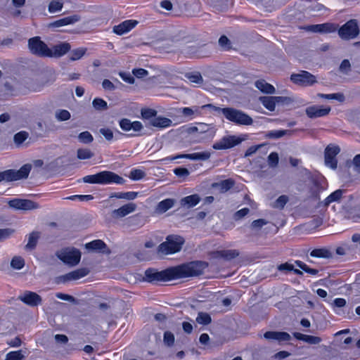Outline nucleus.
<instances>
[{
	"instance_id": "obj_38",
	"label": "nucleus",
	"mask_w": 360,
	"mask_h": 360,
	"mask_svg": "<svg viewBox=\"0 0 360 360\" xmlns=\"http://www.w3.org/2000/svg\"><path fill=\"white\" fill-rule=\"evenodd\" d=\"M330 255V252L326 248H315L310 252L311 257L317 258H329Z\"/></svg>"
},
{
	"instance_id": "obj_55",
	"label": "nucleus",
	"mask_w": 360,
	"mask_h": 360,
	"mask_svg": "<svg viewBox=\"0 0 360 360\" xmlns=\"http://www.w3.org/2000/svg\"><path fill=\"white\" fill-rule=\"evenodd\" d=\"M157 115V112L151 108H146L141 110V116L143 119L149 120L155 118Z\"/></svg>"
},
{
	"instance_id": "obj_31",
	"label": "nucleus",
	"mask_w": 360,
	"mask_h": 360,
	"mask_svg": "<svg viewBox=\"0 0 360 360\" xmlns=\"http://www.w3.org/2000/svg\"><path fill=\"white\" fill-rule=\"evenodd\" d=\"M138 195L137 192L127 191V192H114L110 195V198L125 199L128 200H134Z\"/></svg>"
},
{
	"instance_id": "obj_53",
	"label": "nucleus",
	"mask_w": 360,
	"mask_h": 360,
	"mask_svg": "<svg viewBox=\"0 0 360 360\" xmlns=\"http://www.w3.org/2000/svg\"><path fill=\"white\" fill-rule=\"evenodd\" d=\"M219 44L220 46L226 51H229L231 49V43L229 38L225 35L220 37L219 39Z\"/></svg>"
},
{
	"instance_id": "obj_50",
	"label": "nucleus",
	"mask_w": 360,
	"mask_h": 360,
	"mask_svg": "<svg viewBox=\"0 0 360 360\" xmlns=\"http://www.w3.org/2000/svg\"><path fill=\"white\" fill-rule=\"evenodd\" d=\"M28 137V133L24 131H19L14 135L13 139L16 144H22Z\"/></svg>"
},
{
	"instance_id": "obj_56",
	"label": "nucleus",
	"mask_w": 360,
	"mask_h": 360,
	"mask_svg": "<svg viewBox=\"0 0 360 360\" xmlns=\"http://www.w3.org/2000/svg\"><path fill=\"white\" fill-rule=\"evenodd\" d=\"M71 115L67 110H60L56 112V118L59 121H67L70 120Z\"/></svg>"
},
{
	"instance_id": "obj_23",
	"label": "nucleus",
	"mask_w": 360,
	"mask_h": 360,
	"mask_svg": "<svg viewBox=\"0 0 360 360\" xmlns=\"http://www.w3.org/2000/svg\"><path fill=\"white\" fill-rule=\"evenodd\" d=\"M203 105L199 106H193L190 107H184L181 109V112L182 115L185 117H187L188 120H192L194 117H198L201 115V110L203 109H210L209 108H202Z\"/></svg>"
},
{
	"instance_id": "obj_58",
	"label": "nucleus",
	"mask_w": 360,
	"mask_h": 360,
	"mask_svg": "<svg viewBox=\"0 0 360 360\" xmlns=\"http://www.w3.org/2000/svg\"><path fill=\"white\" fill-rule=\"evenodd\" d=\"M287 134L286 130H274L269 131L267 136L271 139H279L283 136H285Z\"/></svg>"
},
{
	"instance_id": "obj_45",
	"label": "nucleus",
	"mask_w": 360,
	"mask_h": 360,
	"mask_svg": "<svg viewBox=\"0 0 360 360\" xmlns=\"http://www.w3.org/2000/svg\"><path fill=\"white\" fill-rule=\"evenodd\" d=\"M92 105L97 110H104L108 109L107 102L101 98H95L92 101Z\"/></svg>"
},
{
	"instance_id": "obj_37",
	"label": "nucleus",
	"mask_w": 360,
	"mask_h": 360,
	"mask_svg": "<svg viewBox=\"0 0 360 360\" xmlns=\"http://www.w3.org/2000/svg\"><path fill=\"white\" fill-rule=\"evenodd\" d=\"M87 49L85 47H79L71 51L69 58L72 61L81 59L86 53Z\"/></svg>"
},
{
	"instance_id": "obj_12",
	"label": "nucleus",
	"mask_w": 360,
	"mask_h": 360,
	"mask_svg": "<svg viewBox=\"0 0 360 360\" xmlns=\"http://www.w3.org/2000/svg\"><path fill=\"white\" fill-rule=\"evenodd\" d=\"M210 158V153L207 151L193 153L188 154H177L169 155L163 159L164 161H173L177 159H189L192 160H207Z\"/></svg>"
},
{
	"instance_id": "obj_24",
	"label": "nucleus",
	"mask_w": 360,
	"mask_h": 360,
	"mask_svg": "<svg viewBox=\"0 0 360 360\" xmlns=\"http://www.w3.org/2000/svg\"><path fill=\"white\" fill-rule=\"evenodd\" d=\"M186 54L189 58H200L207 56V52L205 51V45L201 46L188 47Z\"/></svg>"
},
{
	"instance_id": "obj_1",
	"label": "nucleus",
	"mask_w": 360,
	"mask_h": 360,
	"mask_svg": "<svg viewBox=\"0 0 360 360\" xmlns=\"http://www.w3.org/2000/svg\"><path fill=\"white\" fill-rule=\"evenodd\" d=\"M202 108H209L210 110L221 112L224 116L230 122L238 125H251L253 123L252 118L245 112L233 108H219L212 104L203 105Z\"/></svg>"
},
{
	"instance_id": "obj_11",
	"label": "nucleus",
	"mask_w": 360,
	"mask_h": 360,
	"mask_svg": "<svg viewBox=\"0 0 360 360\" xmlns=\"http://www.w3.org/2000/svg\"><path fill=\"white\" fill-rule=\"evenodd\" d=\"M242 141V139L235 135L224 136L216 141L212 148L217 150L230 149L240 144Z\"/></svg>"
},
{
	"instance_id": "obj_60",
	"label": "nucleus",
	"mask_w": 360,
	"mask_h": 360,
	"mask_svg": "<svg viewBox=\"0 0 360 360\" xmlns=\"http://www.w3.org/2000/svg\"><path fill=\"white\" fill-rule=\"evenodd\" d=\"M325 163L329 165L332 169H336L338 167V160L336 157H331L329 155H325Z\"/></svg>"
},
{
	"instance_id": "obj_21",
	"label": "nucleus",
	"mask_w": 360,
	"mask_h": 360,
	"mask_svg": "<svg viewBox=\"0 0 360 360\" xmlns=\"http://www.w3.org/2000/svg\"><path fill=\"white\" fill-rule=\"evenodd\" d=\"M136 209V205L134 202H128L115 209L112 212V215L115 218H122L134 212Z\"/></svg>"
},
{
	"instance_id": "obj_32",
	"label": "nucleus",
	"mask_w": 360,
	"mask_h": 360,
	"mask_svg": "<svg viewBox=\"0 0 360 360\" xmlns=\"http://www.w3.org/2000/svg\"><path fill=\"white\" fill-rule=\"evenodd\" d=\"M172 121L167 117H158L151 120L150 124L155 127L165 128L171 125Z\"/></svg>"
},
{
	"instance_id": "obj_36",
	"label": "nucleus",
	"mask_w": 360,
	"mask_h": 360,
	"mask_svg": "<svg viewBox=\"0 0 360 360\" xmlns=\"http://www.w3.org/2000/svg\"><path fill=\"white\" fill-rule=\"evenodd\" d=\"M318 97L321 98L328 99V100H337L340 103L345 101V96L342 93H334V94H322L319 93L317 94Z\"/></svg>"
},
{
	"instance_id": "obj_62",
	"label": "nucleus",
	"mask_w": 360,
	"mask_h": 360,
	"mask_svg": "<svg viewBox=\"0 0 360 360\" xmlns=\"http://www.w3.org/2000/svg\"><path fill=\"white\" fill-rule=\"evenodd\" d=\"M268 221L264 219L254 220L251 224V227L254 229H260L263 226L266 225Z\"/></svg>"
},
{
	"instance_id": "obj_42",
	"label": "nucleus",
	"mask_w": 360,
	"mask_h": 360,
	"mask_svg": "<svg viewBox=\"0 0 360 360\" xmlns=\"http://www.w3.org/2000/svg\"><path fill=\"white\" fill-rule=\"evenodd\" d=\"M146 176L144 171L140 169H132L129 174V178L132 181H139Z\"/></svg>"
},
{
	"instance_id": "obj_61",
	"label": "nucleus",
	"mask_w": 360,
	"mask_h": 360,
	"mask_svg": "<svg viewBox=\"0 0 360 360\" xmlns=\"http://www.w3.org/2000/svg\"><path fill=\"white\" fill-rule=\"evenodd\" d=\"M276 104L289 105L292 103V100L286 96H274Z\"/></svg>"
},
{
	"instance_id": "obj_16",
	"label": "nucleus",
	"mask_w": 360,
	"mask_h": 360,
	"mask_svg": "<svg viewBox=\"0 0 360 360\" xmlns=\"http://www.w3.org/2000/svg\"><path fill=\"white\" fill-rule=\"evenodd\" d=\"M19 300L30 307H37L41 304L42 299L37 292L27 290L22 295L19 296Z\"/></svg>"
},
{
	"instance_id": "obj_15",
	"label": "nucleus",
	"mask_w": 360,
	"mask_h": 360,
	"mask_svg": "<svg viewBox=\"0 0 360 360\" xmlns=\"http://www.w3.org/2000/svg\"><path fill=\"white\" fill-rule=\"evenodd\" d=\"M139 22L136 20H125L112 27L113 33L117 35H123L133 30Z\"/></svg>"
},
{
	"instance_id": "obj_57",
	"label": "nucleus",
	"mask_w": 360,
	"mask_h": 360,
	"mask_svg": "<svg viewBox=\"0 0 360 360\" xmlns=\"http://www.w3.org/2000/svg\"><path fill=\"white\" fill-rule=\"evenodd\" d=\"M340 149L338 146H327L325 150V155H330L331 157H336L340 153Z\"/></svg>"
},
{
	"instance_id": "obj_3",
	"label": "nucleus",
	"mask_w": 360,
	"mask_h": 360,
	"mask_svg": "<svg viewBox=\"0 0 360 360\" xmlns=\"http://www.w3.org/2000/svg\"><path fill=\"white\" fill-rule=\"evenodd\" d=\"M82 181L91 184H124L125 180L120 175L110 171H102L96 174L86 175Z\"/></svg>"
},
{
	"instance_id": "obj_25",
	"label": "nucleus",
	"mask_w": 360,
	"mask_h": 360,
	"mask_svg": "<svg viewBox=\"0 0 360 360\" xmlns=\"http://www.w3.org/2000/svg\"><path fill=\"white\" fill-rule=\"evenodd\" d=\"M235 184L236 181L233 179L229 178L218 183H214L212 184V187L218 188L220 193H224L231 189Z\"/></svg>"
},
{
	"instance_id": "obj_13",
	"label": "nucleus",
	"mask_w": 360,
	"mask_h": 360,
	"mask_svg": "<svg viewBox=\"0 0 360 360\" xmlns=\"http://www.w3.org/2000/svg\"><path fill=\"white\" fill-rule=\"evenodd\" d=\"M331 111L330 106L323 105H311L306 108L305 112L308 117L313 119L325 117Z\"/></svg>"
},
{
	"instance_id": "obj_40",
	"label": "nucleus",
	"mask_w": 360,
	"mask_h": 360,
	"mask_svg": "<svg viewBox=\"0 0 360 360\" xmlns=\"http://www.w3.org/2000/svg\"><path fill=\"white\" fill-rule=\"evenodd\" d=\"M295 263L297 266H298L302 271H304V272H306L310 275L315 276V275L318 274V273H319L318 269L310 268L304 262H303L300 260H296Z\"/></svg>"
},
{
	"instance_id": "obj_28",
	"label": "nucleus",
	"mask_w": 360,
	"mask_h": 360,
	"mask_svg": "<svg viewBox=\"0 0 360 360\" xmlns=\"http://www.w3.org/2000/svg\"><path fill=\"white\" fill-rule=\"evenodd\" d=\"M175 203L173 198H166L158 203L155 207V212L159 214H163L171 209Z\"/></svg>"
},
{
	"instance_id": "obj_47",
	"label": "nucleus",
	"mask_w": 360,
	"mask_h": 360,
	"mask_svg": "<svg viewBox=\"0 0 360 360\" xmlns=\"http://www.w3.org/2000/svg\"><path fill=\"white\" fill-rule=\"evenodd\" d=\"M11 266L17 270L22 269L25 266V260L19 256L14 257L11 262Z\"/></svg>"
},
{
	"instance_id": "obj_18",
	"label": "nucleus",
	"mask_w": 360,
	"mask_h": 360,
	"mask_svg": "<svg viewBox=\"0 0 360 360\" xmlns=\"http://www.w3.org/2000/svg\"><path fill=\"white\" fill-rule=\"evenodd\" d=\"M70 49V44L66 41L55 44L51 49V54L49 58H60L68 53Z\"/></svg>"
},
{
	"instance_id": "obj_48",
	"label": "nucleus",
	"mask_w": 360,
	"mask_h": 360,
	"mask_svg": "<svg viewBox=\"0 0 360 360\" xmlns=\"http://www.w3.org/2000/svg\"><path fill=\"white\" fill-rule=\"evenodd\" d=\"M288 201V197L285 195L279 196L274 202L273 207L275 208L283 209Z\"/></svg>"
},
{
	"instance_id": "obj_51",
	"label": "nucleus",
	"mask_w": 360,
	"mask_h": 360,
	"mask_svg": "<svg viewBox=\"0 0 360 360\" xmlns=\"http://www.w3.org/2000/svg\"><path fill=\"white\" fill-rule=\"evenodd\" d=\"M173 172L176 176L183 179L186 178L190 174V172L187 168L181 167L175 168L173 170Z\"/></svg>"
},
{
	"instance_id": "obj_20",
	"label": "nucleus",
	"mask_w": 360,
	"mask_h": 360,
	"mask_svg": "<svg viewBox=\"0 0 360 360\" xmlns=\"http://www.w3.org/2000/svg\"><path fill=\"white\" fill-rule=\"evenodd\" d=\"M89 273V271L88 269L80 268L61 276L60 279L63 283H66L70 281H76L86 276Z\"/></svg>"
},
{
	"instance_id": "obj_7",
	"label": "nucleus",
	"mask_w": 360,
	"mask_h": 360,
	"mask_svg": "<svg viewBox=\"0 0 360 360\" xmlns=\"http://www.w3.org/2000/svg\"><path fill=\"white\" fill-rule=\"evenodd\" d=\"M28 49L30 53L41 58H49L51 49L41 39L40 37H33L28 39Z\"/></svg>"
},
{
	"instance_id": "obj_43",
	"label": "nucleus",
	"mask_w": 360,
	"mask_h": 360,
	"mask_svg": "<svg viewBox=\"0 0 360 360\" xmlns=\"http://www.w3.org/2000/svg\"><path fill=\"white\" fill-rule=\"evenodd\" d=\"M94 156V153L88 148H79L77 151V157L79 160L90 159Z\"/></svg>"
},
{
	"instance_id": "obj_44",
	"label": "nucleus",
	"mask_w": 360,
	"mask_h": 360,
	"mask_svg": "<svg viewBox=\"0 0 360 360\" xmlns=\"http://www.w3.org/2000/svg\"><path fill=\"white\" fill-rule=\"evenodd\" d=\"M63 7V4L58 0H52L48 7L50 13H54L60 11Z\"/></svg>"
},
{
	"instance_id": "obj_6",
	"label": "nucleus",
	"mask_w": 360,
	"mask_h": 360,
	"mask_svg": "<svg viewBox=\"0 0 360 360\" xmlns=\"http://www.w3.org/2000/svg\"><path fill=\"white\" fill-rule=\"evenodd\" d=\"M32 169L30 164L22 165L18 170L13 169H6L0 172V182L1 181H15L20 179H27Z\"/></svg>"
},
{
	"instance_id": "obj_27",
	"label": "nucleus",
	"mask_w": 360,
	"mask_h": 360,
	"mask_svg": "<svg viewBox=\"0 0 360 360\" xmlns=\"http://www.w3.org/2000/svg\"><path fill=\"white\" fill-rule=\"evenodd\" d=\"M86 249L96 252H105L108 249L107 245L100 239L94 240L85 244Z\"/></svg>"
},
{
	"instance_id": "obj_54",
	"label": "nucleus",
	"mask_w": 360,
	"mask_h": 360,
	"mask_svg": "<svg viewBox=\"0 0 360 360\" xmlns=\"http://www.w3.org/2000/svg\"><path fill=\"white\" fill-rule=\"evenodd\" d=\"M24 357L20 350L10 352L6 354L5 360H21Z\"/></svg>"
},
{
	"instance_id": "obj_35",
	"label": "nucleus",
	"mask_w": 360,
	"mask_h": 360,
	"mask_svg": "<svg viewBox=\"0 0 360 360\" xmlns=\"http://www.w3.org/2000/svg\"><path fill=\"white\" fill-rule=\"evenodd\" d=\"M343 192L341 189H338L334 192L331 193L325 200H324V205L328 206L330 203L333 202H337L340 200L342 196Z\"/></svg>"
},
{
	"instance_id": "obj_52",
	"label": "nucleus",
	"mask_w": 360,
	"mask_h": 360,
	"mask_svg": "<svg viewBox=\"0 0 360 360\" xmlns=\"http://www.w3.org/2000/svg\"><path fill=\"white\" fill-rule=\"evenodd\" d=\"M68 200H79V201H89L94 199V196L92 195H73L66 198Z\"/></svg>"
},
{
	"instance_id": "obj_49",
	"label": "nucleus",
	"mask_w": 360,
	"mask_h": 360,
	"mask_svg": "<svg viewBox=\"0 0 360 360\" xmlns=\"http://www.w3.org/2000/svg\"><path fill=\"white\" fill-rule=\"evenodd\" d=\"M263 338H291V337L286 332L267 331L264 334Z\"/></svg>"
},
{
	"instance_id": "obj_5",
	"label": "nucleus",
	"mask_w": 360,
	"mask_h": 360,
	"mask_svg": "<svg viewBox=\"0 0 360 360\" xmlns=\"http://www.w3.org/2000/svg\"><path fill=\"white\" fill-rule=\"evenodd\" d=\"M183 237L178 235H169L166 240L158 246V252L164 255H172L179 252L184 243Z\"/></svg>"
},
{
	"instance_id": "obj_63",
	"label": "nucleus",
	"mask_w": 360,
	"mask_h": 360,
	"mask_svg": "<svg viewBox=\"0 0 360 360\" xmlns=\"http://www.w3.org/2000/svg\"><path fill=\"white\" fill-rule=\"evenodd\" d=\"M132 73L137 78H143L148 74V71L143 68H134Z\"/></svg>"
},
{
	"instance_id": "obj_39",
	"label": "nucleus",
	"mask_w": 360,
	"mask_h": 360,
	"mask_svg": "<svg viewBox=\"0 0 360 360\" xmlns=\"http://www.w3.org/2000/svg\"><path fill=\"white\" fill-rule=\"evenodd\" d=\"M39 238V233L37 231H32L28 238V243L26 245V248L28 250H33L37 245Z\"/></svg>"
},
{
	"instance_id": "obj_10",
	"label": "nucleus",
	"mask_w": 360,
	"mask_h": 360,
	"mask_svg": "<svg viewBox=\"0 0 360 360\" xmlns=\"http://www.w3.org/2000/svg\"><path fill=\"white\" fill-rule=\"evenodd\" d=\"M290 80L294 84L302 86H312L316 82V77L305 70H302L300 73L292 74L290 75Z\"/></svg>"
},
{
	"instance_id": "obj_22",
	"label": "nucleus",
	"mask_w": 360,
	"mask_h": 360,
	"mask_svg": "<svg viewBox=\"0 0 360 360\" xmlns=\"http://www.w3.org/2000/svg\"><path fill=\"white\" fill-rule=\"evenodd\" d=\"M79 20L78 15H72L54 20L49 23L50 28H58L69 25H72Z\"/></svg>"
},
{
	"instance_id": "obj_4",
	"label": "nucleus",
	"mask_w": 360,
	"mask_h": 360,
	"mask_svg": "<svg viewBox=\"0 0 360 360\" xmlns=\"http://www.w3.org/2000/svg\"><path fill=\"white\" fill-rule=\"evenodd\" d=\"M143 280L153 284L175 280L173 267H169L162 271L148 268L145 271Z\"/></svg>"
},
{
	"instance_id": "obj_8",
	"label": "nucleus",
	"mask_w": 360,
	"mask_h": 360,
	"mask_svg": "<svg viewBox=\"0 0 360 360\" xmlns=\"http://www.w3.org/2000/svg\"><path fill=\"white\" fill-rule=\"evenodd\" d=\"M337 30L340 37L344 40L353 39L359 34L358 22L355 19L348 20Z\"/></svg>"
},
{
	"instance_id": "obj_41",
	"label": "nucleus",
	"mask_w": 360,
	"mask_h": 360,
	"mask_svg": "<svg viewBox=\"0 0 360 360\" xmlns=\"http://www.w3.org/2000/svg\"><path fill=\"white\" fill-rule=\"evenodd\" d=\"M196 321L201 325H208L212 322L211 316L206 312H199L196 317Z\"/></svg>"
},
{
	"instance_id": "obj_9",
	"label": "nucleus",
	"mask_w": 360,
	"mask_h": 360,
	"mask_svg": "<svg viewBox=\"0 0 360 360\" xmlns=\"http://www.w3.org/2000/svg\"><path fill=\"white\" fill-rule=\"evenodd\" d=\"M58 257L65 264L76 266L80 262L81 252L75 248H66L58 255Z\"/></svg>"
},
{
	"instance_id": "obj_30",
	"label": "nucleus",
	"mask_w": 360,
	"mask_h": 360,
	"mask_svg": "<svg viewBox=\"0 0 360 360\" xmlns=\"http://www.w3.org/2000/svg\"><path fill=\"white\" fill-rule=\"evenodd\" d=\"M255 85L262 93L272 94L275 92L274 86L267 83L264 79L257 80Z\"/></svg>"
},
{
	"instance_id": "obj_26",
	"label": "nucleus",
	"mask_w": 360,
	"mask_h": 360,
	"mask_svg": "<svg viewBox=\"0 0 360 360\" xmlns=\"http://www.w3.org/2000/svg\"><path fill=\"white\" fill-rule=\"evenodd\" d=\"M214 255L216 258H223L229 261L237 257L239 252L237 250H221L215 251Z\"/></svg>"
},
{
	"instance_id": "obj_17",
	"label": "nucleus",
	"mask_w": 360,
	"mask_h": 360,
	"mask_svg": "<svg viewBox=\"0 0 360 360\" xmlns=\"http://www.w3.org/2000/svg\"><path fill=\"white\" fill-rule=\"evenodd\" d=\"M10 207L20 210H30L36 207L35 203L27 199L14 198L8 202Z\"/></svg>"
},
{
	"instance_id": "obj_19",
	"label": "nucleus",
	"mask_w": 360,
	"mask_h": 360,
	"mask_svg": "<svg viewBox=\"0 0 360 360\" xmlns=\"http://www.w3.org/2000/svg\"><path fill=\"white\" fill-rule=\"evenodd\" d=\"M119 125L124 131L133 130L135 132H139L143 129V126L140 121L131 122L129 119L122 118L119 121Z\"/></svg>"
},
{
	"instance_id": "obj_64",
	"label": "nucleus",
	"mask_w": 360,
	"mask_h": 360,
	"mask_svg": "<svg viewBox=\"0 0 360 360\" xmlns=\"http://www.w3.org/2000/svg\"><path fill=\"white\" fill-rule=\"evenodd\" d=\"M268 160L270 165L273 166L277 165L279 161L278 153L275 152L271 153L268 156Z\"/></svg>"
},
{
	"instance_id": "obj_34",
	"label": "nucleus",
	"mask_w": 360,
	"mask_h": 360,
	"mask_svg": "<svg viewBox=\"0 0 360 360\" xmlns=\"http://www.w3.org/2000/svg\"><path fill=\"white\" fill-rule=\"evenodd\" d=\"M185 77L191 83L195 84H202L203 78L199 72H191L185 74Z\"/></svg>"
},
{
	"instance_id": "obj_33",
	"label": "nucleus",
	"mask_w": 360,
	"mask_h": 360,
	"mask_svg": "<svg viewBox=\"0 0 360 360\" xmlns=\"http://www.w3.org/2000/svg\"><path fill=\"white\" fill-rule=\"evenodd\" d=\"M259 101L263 106L269 111H274L276 108V101L274 96H262Z\"/></svg>"
},
{
	"instance_id": "obj_59",
	"label": "nucleus",
	"mask_w": 360,
	"mask_h": 360,
	"mask_svg": "<svg viewBox=\"0 0 360 360\" xmlns=\"http://www.w3.org/2000/svg\"><path fill=\"white\" fill-rule=\"evenodd\" d=\"M99 131L108 141H111L114 138L113 131L109 128H101Z\"/></svg>"
},
{
	"instance_id": "obj_46",
	"label": "nucleus",
	"mask_w": 360,
	"mask_h": 360,
	"mask_svg": "<svg viewBox=\"0 0 360 360\" xmlns=\"http://www.w3.org/2000/svg\"><path fill=\"white\" fill-rule=\"evenodd\" d=\"M78 139L81 143H85V144L91 143L94 141L93 136L88 131L81 132L78 135Z\"/></svg>"
},
{
	"instance_id": "obj_29",
	"label": "nucleus",
	"mask_w": 360,
	"mask_h": 360,
	"mask_svg": "<svg viewBox=\"0 0 360 360\" xmlns=\"http://www.w3.org/2000/svg\"><path fill=\"white\" fill-rule=\"evenodd\" d=\"M200 202V196L198 194H193L181 198L180 203L182 206L191 208L196 206Z\"/></svg>"
},
{
	"instance_id": "obj_14",
	"label": "nucleus",
	"mask_w": 360,
	"mask_h": 360,
	"mask_svg": "<svg viewBox=\"0 0 360 360\" xmlns=\"http://www.w3.org/2000/svg\"><path fill=\"white\" fill-rule=\"evenodd\" d=\"M338 25L334 23L326 22L323 24L311 25L306 26L304 30L312 32L332 33L338 30Z\"/></svg>"
},
{
	"instance_id": "obj_2",
	"label": "nucleus",
	"mask_w": 360,
	"mask_h": 360,
	"mask_svg": "<svg viewBox=\"0 0 360 360\" xmlns=\"http://www.w3.org/2000/svg\"><path fill=\"white\" fill-rule=\"evenodd\" d=\"M207 266V262L203 261H193L173 266L175 280L200 276Z\"/></svg>"
}]
</instances>
